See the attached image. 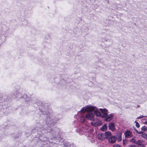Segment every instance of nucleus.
<instances>
[{
    "instance_id": "1",
    "label": "nucleus",
    "mask_w": 147,
    "mask_h": 147,
    "mask_svg": "<svg viewBox=\"0 0 147 147\" xmlns=\"http://www.w3.org/2000/svg\"><path fill=\"white\" fill-rule=\"evenodd\" d=\"M95 109V107L92 106H88L86 107H84L82 108L81 110L82 112L84 113L86 111H89L88 113L86 115L85 117L83 116L81 117V122L82 123L84 122L85 121V118H86L88 119L92 120H93L94 117V115L91 113L94 111Z\"/></svg>"
},
{
    "instance_id": "2",
    "label": "nucleus",
    "mask_w": 147,
    "mask_h": 147,
    "mask_svg": "<svg viewBox=\"0 0 147 147\" xmlns=\"http://www.w3.org/2000/svg\"><path fill=\"white\" fill-rule=\"evenodd\" d=\"M100 110L102 113L103 114L101 117L103 118L105 117L108 114V110L106 109H100Z\"/></svg>"
},
{
    "instance_id": "3",
    "label": "nucleus",
    "mask_w": 147,
    "mask_h": 147,
    "mask_svg": "<svg viewBox=\"0 0 147 147\" xmlns=\"http://www.w3.org/2000/svg\"><path fill=\"white\" fill-rule=\"evenodd\" d=\"M113 115L112 114H110L109 115L107 114V116L105 117V120L106 121H111L113 118Z\"/></svg>"
},
{
    "instance_id": "4",
    "label": "nucleus",
    "mask_w": 147,
    "mask_h": 147,
    "mask_svg": "<svg viewBox=\"0 0 147 147\" xmlns=\"http://www.w3.org/2000/svg\"><path fill=\"white\" fill-rule=\"evenodd\" d=\"M117 138L115 136H111L109 138V141L112 143H113L116 141Z\"/></svg>"
},
{
    "instance_id": "5",
    "label": "nucleus",
    "mask_w": 147,
    "mask_h": 147,
    "mask_svg": "<svg viewBox=\"0 0 147 147\" xmlns=\"http://www.w3.org/2000/svg\"><path fill=\"white\" fill-rule=\"evenodd\" d=\"M104 134V136L105 138L108 139L111 136V133L109 131H106Z\"/></svg>"
},
{
    "instance_id": "6",
    "label": "nucleus",
    "mask_w": 147,
    "mask_h": 147,
    "mask_svg": "<svg viewBox=\"0 0 147 147\" xmlns=\"http://www.w3.org/2000/svg\"><path fill=\"white\" fill-rule=\"evenodd\" d=\"M97 138L100 140H103L105 139L104 133L98 134L97 135Z\"/></svg>"
},
{
    "instance_id": "7",
    "label": "nucleus",
    "mask_w": 147,
    "mask_h": 147,
    "mask_svg": "<svg viewBox=\"0 0 147 147\" xmlns=\"http://www.w3.org/2000/svg\"><path fill=\"white\" fill-rule=\"evenodd\" d=\"M109 129L112 131H114L115 129V124L114 123H110L109 125Z\"/></svg>"
},
{
    "instance_id": "8",
    "label": "nucleus",
    "mask_w": 147,
    "mask_h": 147,
    "mask_svg": "<svg viewBox=\"0 0 147 147\" xmlns=\"http://www.w3.org/2000/svg\"><path fill=\"white\" fill-rule=\"evenodd\" d=\"M125 137L127 138H130L131 137L132 133L130 131H126L124 133Z\"/></svg>"
},
{
    "instance_id": "9",
    "label": "nucleus",
    "mask_w": 147,
    "mask_h": 147,
    "mask_svg": "<svg viewBox=\"0 0 147 147\" xmlns=\"http://www.w3.org/2000/svg\"><path fill=\"white\" fill-rule=\"evenodd\" d=\"M143 142L142 140H138V141H136V144L141 146H143Z\"/></svg>"
},
{
    "instance_id": "10",
    "label": "nucleus",
    "mask_w": 147,
    "mask_h": 147,
    "mask_svg": "<svg viewBox=\"0 0 147 147\" xmlns=\"http://www.w3.org/2000/svg\"><path fill=\"white\" fill-rule=\"evenodd\" d=\"M107 129V126L106 124H105L103 126L100 128L101 130L103 131L106 130Z\"/></svg>"
},
{
    "instance_id": "11",
    "label": "nucleus",
    "mask_w": 147,
    "mask_h": 147,
    "mask_svg": "<svg viewBox=\"0 0 147 147\" xmlns=\"http://www.w3.org/2000/svg\"><path fill=\"white\" fill-rule=\"evenodd\" d=\"M94 113L96 116H101V113L100 111L98 110H96L94 111Z\"/></svg>"
},
{
    "instance_id": "12",
    "label": "nucleus",
    "mask_w": 147,
    "mask_h": 147,
    "mask_svg": "<svg viewBox=\"0 0 147 147\" xmlns=\"http://www.w3.org/2000/svg\"><path fill=\"white\" fill-rule=\"evenodd\" d=\"M118 140L119 141H121L122 140V137H121V133H119L118 134Z\"/></svg>"
},
{
    "instance_id": "13",
    "label": "nucleus",
    "mask_w": 147,
    "mask_h": 147,
    "mask_svg": "<svg viewBox=\"0 0 147 147\" xmlns=\"http://www.w3.org/2000/svg\"><path fill=\"white\" fill-rule=\"evenodd\" d=\"M141 136L142 138H145L147 139V134L145 133H144L143 132L142 133Z\"/></svg>"
},
{
    "instance_id": "14",
    "label": "nucleus",
    "mask_w": 147,
    "mask_h": 147,
    "mask_svg": "<svg viewBox=\"0 0 147 147\" xmlns=\"http://www.w3.org/2000/svg\"><path fill=\"white\" fill-rule=\"evenodd\" d=\"M77 131L78 132H79V133L80 134H83V131L82 128H80L79 129L77 130Z\"/></svg>"
},
{
    "instance_id": "15",
    "label": "nucleus",
    "mask_w": 147,
    "mask_h": 147,
    "mask_svg": "<svg viewBox=\"0 0 147 147\" xmlns=\"http://www.w3.org/2000/svg\"><path fill=\"white\" fill-rule=\"evenodd\" d=\"M134 130L138 134H141L142 133H143L142 131H139L138 130H137L136 128L135 127H134Z\"/></svg>"
},
{
    "instance_id": "16",
    "label": "nucleus",
    "mask_w": 147,
    "mask_h": 147,
    "mask_svg": "<svg viewBox=\"0 0 147 147\" xmlns=\"http://www.w3.org/2000/svg\"><path fill=\"white\" fill-rule=\"evenodd\" d=\"M141 130L144 131H147V128L146 126H144L141 128Z\"/></svg>"
},
{
    "instance_id": "17",
    "label": "nucleus",
    "mask_w": 147,
    "mask_h": 147,
    "mask_svg": "<svg viewBox=\"0 0 147 147\" xmlns=\"http://www.w3.org/2000/svg\"><path fill=\"white\" fill-rule=\"evenodd\" d=\"M65 147H75L74 145V144H71L70 145L65 146Z\"/></svg>"
},
{
    "instance_id": "18",
    "label": "nucleus",
    "mask_w": 147,
    "mask_h": 147,
    "mask_svg": "<svg viewBox=\"0 0 147 147\" xmlns=\"http://www.w3.org/2000/svg\"><path fill=\"white\" fill-rule=\"evenodd\" d=\"M136 140L134 138H132L131 140V141L132 142L136 144Z\"/></svg>"
},
{
    "instance_id": "19",
    "label": "nucleus",
    "mask_w": 147,
    "mask_h": 147,
    "mask_svg": "<svg viewBox=\"0 0 147 147\" xmlns=\"http://www.w3.org/2000/svg\"><path fill=\"white\" fill-rule=\"evenodd\" d=\"M113 147H121V146L118 144H115L113 145Z\"/></svg>"
},
{
    "instance_id": "20",
    "label": "nucleus",
    "mask_w": 147,
    "mask_h": 147,
    "mask_svg": "<svg viewBox=\"0 0 147 147\" xmlns=\"http://www.w3.org/2000/svg\"><path fill=\"white\" fill-rule=\"evenodd\" d=\"M21 94L20 93H18L16 96V98H20L21 97Z\"/></svg>"
},
{
    "instance_id": "21",
    "label": "nucleus",
    "mask_w": 147,
    "mask_h": 147,
    "mask_svg": "<svg viewBox=\"0 0 147 147\" xmlns=\"http://www.w3.org/2000/svg\"><path fill=\"white\" fill-rule=\"evenodd\" d=\"M136 126L137 128H139L140 127V125L138 123H136Z\"/></svg>"
},
{
    "instance_id": "22",
    "label": "nucleus",
    "mask_w": 147,
    "mask_h": 147,
    "mask_svg": "<svg viewBox=\"0 0 147 147\" xmlns=\"http://www.w3.org/2000/svg\"><path fill=\"white\" fill-rule=\"evenodd\" d=\"M144 116L143 115H140L139 117H138L137 118L138 119H140L142 118L143 117H144Z\"/></svg>"
},
{
    "instance_id": "23",
    "label": "nucleus",
    "mask_w": 147,
    "mask_h": 147,
    "mask_svg": "<svg viewBox=\"0 0 147 147\" xmlns=\"http://www.w3.org/2000/svg\"><path fill=\"white\" fill-rule=\"evenodd\" d=\"M46 121H47V122H46L47 123H48L49 124H50L51 125V122H50V123H49V121L48 120H47Z\"/></svg>"
},
{
    "instance_id": "24",
    "label": "nucleus",
    "mask_w": 147,
    "mask_h": 147,
    "mask_svg": "<svg viewBox=\"0 0 147 147\" xmlns=\"http://www.w3.org/2000/svg\"><path fill=\"white\" fill-rule=\"evenodd\" d=\"M138 123L136 121H135L134 122V123H135L136 124V123Z\"/></svg>"
},
{
    "instance_id": "25",
    "label": "nucleus",
    "mask_w": 147,
    "mask_h": 147,
    "mask_svg": "<svg viewBox=\"0 0 147 147\" xmlns=\"http://www.w3.org/2000/svg\"><path fill=\"white\" fill-rule=\"evenodd\" d=\"M145 123H146L147 124V121Z\"/></svg>"
}]
</instances>
